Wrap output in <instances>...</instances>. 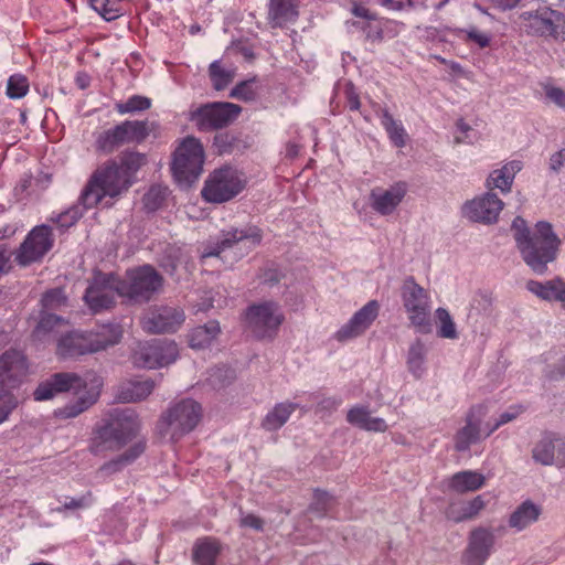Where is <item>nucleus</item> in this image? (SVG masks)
Here are the masks:
<instances>
[{
	"label": "nucleus",
	"mask_w": 565,
	"mask_h": 565,
	"mask_svg": "<svg viewBox=\"0 0 565 565\" xmlns=\"http://www.w3.org/2000/svg\"><path fill=\"white\" fill-rule=\"evenodd\" d=\"M103 379L93 371L81 376L74 372H57L42 381L33 392L35 401H49L55 396L72 392L73 398L54 409L57 419H73L94 406L102 393Z\"/></svg>",
	"instance_id": "1"
},
{
	"label": "nucleus",
	"mask_w": 565,
	"mask_h": 565,
	"mask_svg": "<svg viewBox=\"0 0 565 565\" xmlns=\"http://www.w3.org/2000/svg\"><path fill=\"white\" fill-rule=\"evenodd\" d=\"M146 163V154L138 151H125L117 159L106 161L93 173L83 190V206L92 209L106 196L114 199L126 192L135 182L139 169Z\"/></svg>",
	"instance_id": "2"
},
{
	"label": "nucleus",
	"mask_w": 565,
	"mask_h": 565,
	"mask_svg": "<svg viewBox=\"0 0 565 565\" xmlns=\"http://www.w3.org/2000/svg\"><path fill=\"white\" fill-rule=\"evenodd\" d=\"M138 415L131 408H115L96 427L90 443L95 456H105L107 451H118L139 433Z\"/></svg>",
	"instance_id": "3"
},
{
	"label": "nucleus",
	"mask_w": 565,
	"mask_h": 565,
	"mask_svg": "<svg viewBox=\"0 0 565 565\" xmlns=\"http://www.w3.org/2000/svg\"><path fill=\"white\" fill-rule=\"evenodd\" d=\"M562 241L548 222H537L532 234L521 243L520 253L525 264L536 274L543 275L547 264L557 258Z\"/></svg>",
	"instance_id": "4"
},
{
	"label": "nucleus",
	"mask_w": 565,
	"mask_h": 565,
	"mask_svg": "<svg viewBox=\"0 0 565 565\" xmlns=\"http://www.w3.org/2000/svg\"><path fill=\"white\" fill-rule=\"evenodd\" d=\"M245 185L242 172L232 167H223L210 173L201 194L207 202L223 203L239 194Z\"/></svg>",
	"instance_id": "5"
},
{
	"label": "nucleus",
	"mask_w": 565,
	"mask_h": 565,
	"mask_svg": "<svg viewBox=\"0 0 565 565\" xmlns=\"http://www.w3.org/2000/svg\"><path fill=\"white\" fill-rule=\"evenodd\" d=\"M204 149L194 137L184 138L173 153L172 172L179 182L192 183L202 173Z\"/></svg>",
	"instance_id": "6"
},
{
	"label": "nucleus",
	"mask_w": 565,
	"mask_h": 565,
	"mask_svg": "<svg viewBox=\"0 0 565 565\" xmlns=\"http://www.w3.org/2000/svg\"><path fill=\"white\" fill-rule=\"evenodd\" d=\"M402 298L412 326L420 333H429L431 331L429 292L409 278L404 282Z\"/></svg>",
	"instance_id": "7"
},
{
	"label": "nucleus",
	"mask_w": 565,
	"mask_h": 565,
	"mask_svg": "<svg viewBox=\"0 0 565 565\" xmlns=\"http://www.w3.org/2000/svg\"><path fill=\"white\" fill-rule=\"evenodd\" d=\"M521 25L530 35L565 41V15L548 7L526 11L520 15Z\"/></svg>",
	"instance_id": "8"
},
{
	"label": "nucleus",
	"mask_w": 565,
	"mask_h": 565,
	"mask_svg": "<svg viewBox=\"0 0 565 565\" xmlns=\"http://www.w3.org/2000/svg\"><path fill=\"white\" fill-rule=\"evenodd\" d=\"M120 284V297L135 301H148L162 286V277L152 266L143 265L127 270Z\"/></svg>",
	"instance_id": "9"
},
{
	"label": "nucleus",
	"mask_w": 565,
	"mask_h": 565,
	"mask_svg": "<svg viewBox=\"0 0 565 565\" xmlns=\"http://www.w3.org/2000/svg\"><path fill=\"white\" fill-rule=\"evenodd\" d=\"M263 239V232L255 225H247L243 228H233L223 234L222 239L213 248H206L201 253V263L205 265L210 258L222 262V254L226 249L235 248L239 252V256L248 253L260 244Z\"/></svg>",
	"instance_id": "10"
},
{
	"label": "nucleus",
	"mask_w": 565,
	"mask_h": 565,
	"mask_svg": "<svg viewBox=\"0 0 565 565\" xmlns=\"http://www.w3.org/2000/svg\"><path fill=\"white\" fill-rule=\"evenodd\" d=\"M242 107L228 102H213L203 104L190 111V120L201 131H214L234 122Z\"/></svg>",
	"instance_id": "11"
},
{
	"label": "nucleus",
	"mask_w": 565,
	"mask_h": 565,
	"mask_svg": "<svg viewBox=\"0 0 565 565\" xmlns=\"http://www.w3.org/2000/svg\"><path fill=\"white\" fill-rule=\"evenodd\" d=\"M202 418L201 405L191 398H184L172 405L162 416V423L173 439L192 431Z\"/></svg>",
	"instance_id": "12"
},
{
	"label": "nucleus",
	"mask_w": 565,
	"mask_h": 565,
	"mask_svg": "<svg viewBox=\"0 0 565 565\" xmlns=\"http://www.w3.org/2000/svg\"><path fill=\"white\" fill-rule=\"evenodd\" d=\"M120 286L118 276L97 271L86 289L84 300L95 313L109 309L116 303V298L120 297Z\"/></svg>",
	"instance_id": "13"
},
{
	"label": "nucleus",
	"mask_w": 565,
	"mask_h": 565,
	"mask_svg": "<svg viewBox=\"0 0 565 565\" xmlns=\"http://www.w3.org/2000/svg\"><path fill=\"white\" fill-rule=\"evenodd\" d=\"M178 358V347L173 341L152 340L140 343L134 353V364L138 367L158 369L173 363Z\"/></svg>",
	"instance_id": "14"
},
{
	"label": "nucleus",
	"mask_w": 565,
	"mask_h": 565,
	"mask_svg": "<svg viewBox=\"0 0 565 565\" xmlns=\"http://www.w3.org/2000/svg\"><path fill=\"white\" fill-rule=\"evenodd\" d=\"M246 318L253 333L260 339L273 338L285 319L279 306L273 301L250 306Z\"/></svg>",
	"instance_id": "15"
},
{
	"label": "nucleus",
	"mask_w": 565,
	"mask_h": 565,
	"mask_svg": "<svg viewBox=\"0 0 565 565\" xmlns=\"http://www.w3.org/2000/svg\"><path fill=\"white\" fill-rule=\"evenodd\" d=\"M52 230L47 225L35 226L24 238L15 252V262L21 266H28L40 262L53 247Z\"/></svg>",
	"instance_id": "16"
},
{
	"label": "nucleus",
	"mask_w": 565,
	"mask_h": 565,
	"mask_svg": "<svg viewBox=\"0 0 565 565\" xmlns=\"http://www.w3.org/2000/svg\"><path fill=\"white\" fill-rule=\"evenodd\" d=\"M185 316L182 309L177 307H151L141 318V327L148 333H172L179 330Z\"/></svg>",
	"instance_id": "17"
},
{
	"label": "nucleus",
	"mask_w": 565,
	"mask_h": 565,
	"mask_svg": "<svg viewBox=\"0 0 565 565\" xmlns=\"http://www.w3.org/2000/svg\"><path fill=\"white\" fill-rule=\"evenodd\" d=\"M29 374V363L23 352L10 349L0 355V390L18 388Z\"/></svg>",
	"instance_id": "18"
},
{
	"label": "nucleus",
	"mask_w": 565,
	"mask_h": 565,
	"mask_svg": "<svg viewBox=\"0 0 565 565\" xmlns=\"http://www.w3.org/2000/svg\"><path fill=\"white\" fill-rule=\"evenodd\" d=\"M488 409L484 405L472 406L466 416V425L455 435V448L457 451H467L472 444L479 441L484 435V427H481Z\"/></svg>",
	"instance_id": "19"
},
{
	"label": "nucleus",
	"mask_w": 565,
	"mask_h": 565,
	"mask_svg": "<svg viewBox=\"0 0 565 565\" xmlns=\"http://www.w3.org/2000/svg\"><path fill=\"white\" fill-rule=\"evenodd\" d=\"M407 193V184L403 181L385 189L376 186L370 192V205L380 215L387 216L395 212Z\"/></svg>",
	"instance_id": "20"
},
{
	"label": "nucleus",
	"mask_w": 565,
	"mask_h": 565,
	"mask_svg": "<svg viewBox=\"0 0 565 565\" xmlns=\"http://www.w3.org/2000/svg\"><path fill=\"white\" fill-rule=\"evenodd\" d=\"M532 458L543 466L565 467V440L557 434H545L533 447Z\"/></svg>",
	"instance_id": "21"
},
{
	"label": "nucleus",
	"mask_w": 565,
	"mask_h": 565,
	"mask_svg": "<svg viewBox=\"0 0 565 565\" xmlns=\"http://www.w3.org/2000/svg\"><path fill=\"white\" fill-rule=\"evenodd\" d=\"M377 301L371 300L364 305L353 317L343 324L334 334L339 342L354 339L365 332L379 315Z\"/></svg>",
	"instance_id": "22"
},
{
	"label": "nucleus",
	"mask_w": 565,
	"mask_h": 565,
	"mask_svg": "<svg viewBox=\"0 0 565 565\" xmlns=\"http://www.w3.org/2000/svg\"><path fill=\"white\" fill-rule=\"evenodd\" d=\"M494 545V535L491 530L477 527L470 532L469 543L462 556L465 565H483L491 554Z\"/></svg>",
	"instance_id": "23"
},
{
	"label": "nucleus",
	"mask_w": 565,
	"mask_h": 565,
	"mask_svg": "<svg viewBox=\"0 0 565 565\" xmlns=\"http://www.w3.org/2000/svg\"><path fill=\"white\" fill-rule=\"evenodd\" d=\"M503 209V202L493 193L477 198L463 206V214L475 222L494 223Z\"/></svg>",
	"instance_id": "24"
},
{
	"label": "nucleus",
	"mask_w": 565,
	"mask_h": 565,
	"mask_svg": "<svg viewBox=\"0 0 565 565\" xmlns=\"http://www.w3.org/2000/svg\"><path fill=\"white\" fill-rule=\"evenodd\" d=\"M98 345L88 342L86 332L72 331L63 335L56 348V354L62 359L77 358L96 353Z\"/></svg>",
	"instance_id": "25"
},
{
	"label": "nucleus",
	"mask_w": 565,
	"mask_h": 565,
	"mask_svg": "<svg viewBox=\"0 0 565 565\" xmlns=\"http://www.w3.org/2000/svg\"><path fill=\"white\" fill-rule=\"evenodd\" d=\"M118 125L122 145H141L150 135L157 136L159 124L153 120H124Z\"/></svg>",
	"instance_id": "26"
},
{
	"label": "nucleus",
	"mask_w": 565,
	"mask_h": 565,
	"mask_svg": "<svg viewBox=\"0 0 565 565\" xmlns=\"http://www.w3.org/2000/svg\"><path fill=\"white\" fill-rule=\"evenodd\" d=\"M223 552L221 541L213 536L198 539L192 547V561L195 565H215Z\"/></svg>",
	"instance_id": "27"
},
{
	"label": "nucleus",
	"mask_w": 565,
	"mask_h": 565,
	"mask_svg": "<svg viewBox=\"0 0 565 565\" xmlns=\"http://www.w3.org/2000/svg\"><path fill=\"white\" fill-rule=\"evenodd\" d=\"M486 508V501L482 495H477L472 500L451 501L445 510V515L448 520L456 523L473 519L480 511Z\"/></svg>",
	"instance_id": "28"
},
{
	"label": "nucleus",
	"mask_w": 565,
	"mask_h": 565,
	"mask_svg": "<svg viewBox=\"0 0 565 565\" xmlns=\"http://www.w3.org/2000/svg\"><path fill=\"white\" fill-rule=\"evenodd\" d=\"M526 289L546 301H557L565 309V280L554 278L545 282L529 280Z\"/></svg>",
	"instance_id": "29"
},
{
	"label": "nucleus",
	"mask_w": 565,
	"mask_h": 565,
	"mask_svg": "<svg viewBox=\"0 0 565 565\" xmlns=\"http://www.w3.org/2000/svg\"><path fill=\"white\" fill-rule=\"evenodd\" d=\"M297 0H269L268 21L273 28H282L298 18Z\"/></svg>",
	"instance_id": "30"
},
{
	"label": "nucleus",
	"mask_w": 565,
	"mask_h": 565,
	"mask_svg": "<svg viewBox=\"0 0 565 565\" xmlns=\"http://www.w3.org/2000/svg\"><path fill=\"white\" fill-rule=\"evenodd\" d=\"M124 330L118 323H106L97 326L95 329L87 331L88 342L96 343L98 348L96 352L104 351L109 347L118 344L122 338Z\"/></svg>",
	"instance_id": "31"
},
{
	"label": "nucleus",
	"mask_w": 565,
	"mask_h": 565,
	"mask_svg": "<svg viewBox=\"0 0 565 565\" xmlns=\"http://www.w3.org/2000/svg\"><path fill=\"white\" fill-rule=\"evenodd\" d=\"M347 420L351 425L367 431L384 433L388 428L383 418L371 416L367 406L358 405L350 408L347 414Z\"/></svg>",
	"instance_id": "32"
},
{
	"label": "nucleus",
	"mask_w": 565,
	"mask_h": 565,
	"mask_svg": "<svg viewBox=\"0 0 565 565\" xmlns=\"http://www.w3.org/2000/svg\"><path fill=\"white\" fill-rule=\"evenodd\" d=\"M541 515V508L531 500L522 502L511 514L508 524L520 532L535 523Z\"/></svg>",
	"instance_id": "33"
},
{
	"label": "nucleus",
	"mask_w": 565,
	"mask_h": 565,
	"mask_svg": "<svg viewBox=\"0 0 565 565\" xmlns=\"http://www.w3.org/2000/svg\"><path fill=\"white\" fill-rule=\"evenodd\" d=\"M484 483L486 478L482 473L465 470L451 476L448 481V488L457 493H466L481 489Z\"/></svg>",
	"instance_id": "34"
},
{
	"label": "nucleus",
	"mask_w": 565,
	"mask_h": 565,
	"mask_svg": "<svg viewBox=\"0 0 565 565\" xmlns=\"http://www.w3.org/2000/svg\"><path fill=\"white\" fill-rule=\"evenodd\" d=\"M297 408H299V404L297 403L284 402L276 404L264 417L262 427L268 431L278 430L287 423Z\"/></svg>",
	"instance_id": "35"
},
{
	"label": "nucleus",
	"mask_w": 565,
	"mask_h": 565,
	"mask_svg": "<svg viewBox=\"0 0 565 565\" xmlns=\"http://www.w3.org/2000/svg\"><path fill=\"white\" fill-rule=\"evenodd\" d=\"M153 388L152 380L130 381L119 388L117 396L124 403H135L149 396Z\"/></svg>",
	"instance_id": "36"
},
{
	"label": "nucleus",
	"mask_w": 565,
	"mask_h": 565,
	"mask_svg": "<svg viewBox=\"0 0 565 565\" xmlns=\"http://www.w3.org/2000/svg\"><path fill=\"white\" fill-rule=\"evenodd\" d=\"M523 163L520 160H512L501 169L494 170L489 178V184L500 189L502 192L511 190L515 174L522 169Z\"/></svg>",
	"instance_id": "37"
},
{
	"label": "nucleus",
	"mask_w": 565,
	"mask_h": 565,
	"mask_svg": "<svg viewBox=\"0 0 565 565\" xmlns=\"http://www.w3.org/2000/svg\"><path fill=\"white\" fill-rule=\"evenodd\" d=\"M145 449L146 443L143 440H138L121 455L105 462L100 467V470L107 473H115L120 471L124 467L132 463L137 458H139L143 454Z\"/></svg>",
	"instance_id": "38"
},
{
	"label": "nucleus",
	"mask_w": 565,
	"mask_h": 565,
	"mask_svg": "<svg viewBox=\"0 0 565 565\" xmlns=\"http://www.w3.org/2000/svg\"><path fill=\"white\" fill-rule=\"evenodd\" d=\"M221 329L217 321H209L204 326H199L189 333V345L193 349H204L209 347L220 334Z\"/></svg>",
	"instance_id": "39"
},
{
	"label": "nucleus",
	"mask_w": 565,
	"mask_h": 565,
	"mask_svg": "<svg viewBox=\"0 0 565 565\" xmlns=\"http://www.w3.org/2000/svg\"><path fill=\"white\" fill-rule=\"evenodd\" d=\"M122 146V139L120 136L118 125L105 129L95 136V150L103 154H110Z\"/></svg>",
	"instance_id": "40"
},
{
	"label": "nucleus",
	"mask_w": 565,
	"mask_h": 565,
	"mask_svg": "<svg viewBox=\"0 0 565 565\" xmlns=\"http://www.w3.org/2000/svg\"><path fill=\"white\" fill-rule=\"evenodd\" d=\"M209 76L214 89L223 90L233 82L235 68L224 65L221 61H214L209 66Z\"/></svg>",
	"instance_id": "41"
},
{
	"label": "nucleus",
	"mask_w": 565,
	"mask_h": 565,
	"mask_svg": "<svg viewBox=\"0 0 565 565\" xmlns=\"http://www.w3.org/2000/svg\"><path fill=\"white\" fill-rule=\"evenodd\" d=\"M381 124L395 147L403 148L406 145L407 134L405 128L401 121L394 119L388 110H383Z\"/></svg>",
	"instance_id": "42"
},
{
	"label": "nucleus",
	"mask_w": 565,
	"mask_h": 565,
	"mask_svg": "<svg viewBox=\"0 0 565 565\" xmlns=\"http://www.w3.org/2000/svg\"><path fill=\"white\" fill-rule=\"evenodd\" d=\"M425 355L426 348L420 340H416L409 347L407 354V367L408 371L416 377L419 379L425 372Z\"/></svg>",
	"instance_id": "43"
},
{
	"label": "nucleus",
	"mask_w": 565,
	"mask_h": 565,
	"mask_svg": "<svg viewBox=\"0 0 565 565\" xmlns=\"http://www.w3.org/2000/svg\"><path fill=\"white\" fill-rule=\"evenodd\" d=\"M151 107V99L141 96L132 95L126 102H117L114 105V109L119 115L135 114L148 110Z\"/></svg>",
	"instance_id": "44"
},
{
	"label": "nucleus",
	"mask_w": 565,
	"mask_h": 565,
	"mask_svg": "<svg viewBox=\"0 0 565 565\" xmlns=\"http://www.w3.org/2000/svg\"><path fill=\"white\" fill-rule=\"evenodd\" d=\"M90 7L106 21L116 20L121 15L119 0H89Z\"/></svg>",
	"instance_id": "45"
},
{
	"label": "nucleus",
	"mask_w": 565,
	"mask_h": 565,
	"mask_svg": "<svg viewBox=\"0 0 565 565\" xmlns=\"http://www.w3.org/2000/svg\"><path fill=\"white\" fill-rule=\"evenodd\" d=\"M436 321L438 323V335L444 339H457L458 332L456 324L445 308H438L435 312Z\"/></svg>",
	"instance_id": "46"
},
{
	"label": "nucleus",
	"mask_w": 565,
	"mask_h": 565,
	"mask_svg": "<svg viewBox=\"0 0 565 565\" xmlns=\"http://www.w3.org/2000/svg\"><path fill=\"white\" fill-rule=\"evenodd\" d=\"M65 320L54 313L42 311L40 321L33 332L34 337L42 339L46 334L53 332L55 328L63 324Z\"/></svg>",
	"instance_id": "47"
},
{
	"label": "nucleus",
	"mask_w": 565,
	"mask_h": 565,
	"mask_svg": "<svg viewBox=\"0 0 565 565\" xmlns=\"http://www.w3.org/2000/svg\"><path fill=\"white\" fill-rule=\"evenodd\" d=\"M67 298L61 288L47 290L41 299L42 311L58 310L66 306Z\"/></svg>",
	"instance_id": "48"
},
{
	"label": "nucleus",
	"mask_w": 565,
	"mask_h": 565,
	"mask_svg": "<svg viewBox=\"0 0 565 565\" xmlns=\"http://www.w3.org/2000/svg\"><path fill=\"white\" fill-rule=\"evenodd\" d=\"M29 92V81L22 74L11 75L7 83V95L11 99L24 97Z\"/></svg>",
	"instance_id": "49"
},
{
	"label": "nucleus",
	"mask_w": 565,
	"mask_h": 565,
	"mask_svg": "<svg viewBox=\"0 0 565 565\" xmlns=\"http://www.w3.org/2000/svg\"><path fill=\"white\" fill-rule=\"evenodd\" d=\"M522 406H511L508 411L503 412L498 419H495L493 423L488 422L484 424V437L490 436L492 433H494L498 428L501 426L512 422L520 414L523 413Z\"/></svg>",
	"instance_id": "50"
},
{
	"label": "nucleus",
	"mask_w": 565,
	"mask_h": 565,
	"mask_svg": "<svg viewBox=\"0 0 565 565\" xmlns=\"http://www.w3.org/2000/svg\"><path fill=\"white\" fill-rule=\"evenodd\" d=\"M256 78L243 81L236 84L235 87L230 93V97L244 102H252L256 98Z\"/></svg>",
	"instance_id": "51"
},
{
	"label": "nucleus",
	"mask_w": 565,
	"mask_h": 565,
	"mask_svg": "<svg viewBox=\"0 0 565 565\" xmlns=\"http://www.w3.org/2000/svg\"><path fill=\"white\" fill-rule=\"evenodd\" d=\"M18 398L10 390H0V425L7 422L18 406Z\"/></svg>",
	"instance_id": "52"
},
{
	"label": "nucleus",
	"mask_w": 565,
	"mask_h": 565,
	"mask_svg": "<svg viewBox=\"0 0 565 565\" xmlns=\"http://www.w3.org/2000/svg\"><path fill=\"white\" fill-rule=\"evenodd\" d=\"M83 216V211L79 206H72L65 212L60 213L56 218H52L58 227L67 230L73 226Z\"/></svg>",
	"instance_id": "53"
},
{
	"label": "nucleus",
	"mask_w": 565,
	"mask_h": 565,
	"mask_svg": "<svg viewBox=\"0 0 565 565\" xmlns=\"http://www.w3.org/2000/svg\"><path fill=\"white\" fill-rule=\"evenodd\" d=\"M95 502V497L92 491L85 492L83 495L78 498H65L63 503V509L65 510H79V509H88Z\"/></svg>",
	"instance_id": "54"
},
{
	"label": "nucleus",
	"mask_w": 565,
	"mask_h": 565,
	"mask_svg": "<svg viewBox=\"0 0 565 565\" xmlns=\"http://www.w3.org/2000/svg\"><path fill=\"white\" fill-rule=\"evenodd\" d=\"M167 259H163L161 266L173 274L178 265L182 263L183 249L178 246H169L166 250Z\"/></svg>",
	"instance_id": "55"
},
{
	"label": "nucleus",
	"mask_w": 565,
	"mask_h": 565,
	"mask_svg": "<svg viewBox=\"0 0 565 565\" xmlns=\"http://www.w3.org/2000/svg\"><path fill=\"white\" fill-rule=\"evenodd\" d=\"M166 198L164 190L160 186H151L143 196V204L149 211L158 210Z\"/></svg>",
	"instance_id": "56"
},
{
	"label": "nucleus",
	"mask_w": 565,
	"mask_h": 565,
	"mask_svg": "<svg viewBox=\"0 0 565 565\" xmlns=\"http://www.w3.org/2000/svg\"><path fill=\"white\" fill-rule=\"evenodd\" d=\"M459 32L465 33V42H473L480 49H484L490 45L491 36L486 32H481L476 26H470L469 29L460 30Z\"/></svg>",
	"instance_id": "57"
},
{
	"label": "nucleus",
	"mask_w": 565,
	"mask_h": 565,
	"mask_svg": "<svg viewBox=\"0 0 565 565\" xmlns=\"http://www.w3.org/2000/svg\"><path fill=\"white\" fill-rule=\"evenodd\" d=\"M332 501L333 499L328 492L316 490L310 509L320 514H324L331 507Z\"/></svg>",
	"instance_id": "58"
},
{
	"label": "nucleus",
	"mask_w": 565,
	"mask_h": 565,
	"mask_svg": "<svg viewBox=\"0 0 565 565\" xmlns=\"http://www.w3.org/2000/svg\"><path fill=\"white\" fill-rule=\"evenodd\" d=\"M542 87L548 100L559 108L565 109V92L561 87H556L548 83L542 84Z\"/></svg>",
	"instance_id": "59"
},
{
	"label": "nucleus",
	"mask_w": 565,
	"mask_h": 565,
	"mask_svg": "<svg viewBox=\"0 0 565 565\" xmlns=\"http://www.w3.org/2000/svg\"><path fill=\"white\" fill-rule=\"evenodd\" d=\"M512 231L518 248H520L521 243H524L526 238L532 234V232L527 228L525 220L520 216L514 218L512 223Z\"/></svg>",
	"instance_id": "60"
},
{
	"label": "nucleus",
	"mask_w": 565,
	"mask_h": 565,
	"mask_svg": "<svg viewBox=\"0 0 565 565\" xmlns=\"http://www.w3.org/2000/svg\"><path fill=\"white\" fill-rule=\"evenodd\" d=\"M347 106L351 111H358L361 107L360 96L353 84H348L344 89Z\"/></svg>",
	"instance_id": "61"
},
{
	"label": "nucleus",
	"mask_w": 565,
	"mask_h": 565,
	"mask_svg": "<svg viewBox=\"0 0 565 565\" xmlns=\"http://www.w3.org/2000/svg\"><path fill=\"white\" fill-rule=\"evenodd\" d=\"M342 401L340 398L329 396L323 397L317 406V412H332L337 409L341 405Z\"/></svg>",
	"instance_id": "62"
},
{
	"label": "nucleus",
	"mask_w": 565,
	"mask_h": 565,
	"mask_svg": "<svg viewBox=\"0 0 565 565\" xmlns=\"http://www.w3.org/2000/svg\"><path fill=\"white\" fill-rule=\"evenodd\" d=\"M241 526L252 527L254 530L262 531L264 526V521L257 515L249 513L242 518Z\"/></svg>",
	"instance_id": "63"
},
{
	"label": "nucleus",
	"mask_w": 565,
	"mask_h": 565,
	"mask_svg": "<svg viewBox=\"0 0 565 565\" xmlns=\"http://www.w3.org/2000/svg\"><path fill=\"white\" fill-rule=\"evenodd\" d=\"M565 164V149L553 153L550 158V169L554 172H558Z\"/></svg>",
	"instance_id": "64"
}]
</instances>
